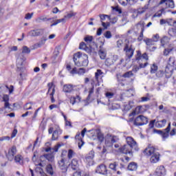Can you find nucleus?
I'll list each match as a JSON object with an SVG mask.
<instances>
[{"label": "nucleus", "mask_w": 176, "mask_h": 176, "mask_svg": "<svg viewBox=\"0 0 176 176\" xmlns=\"http://www.w3.org/2000/svg\"><path fill=\"white\" fill-rule=\"evenodd\" d=\"M73 60L76 67H87L89 65V56L80 52L74 54Z\"/></svg>", "instance_id": "obj_1"}, {"label": "nucleus", "mask_w": 176, "mask_h": 176, "mask_svg": "<svg viewBox=\"0 0 176 176\" xmlns=\"http://www.w3.org/2000/svg\"><path fill=\"white\" fill-rule=\"evenodd\" d=\"M136 60L139 61L140 68H145V67H146L148 64H149L148 63V62H146L148 60H149L148 54L146 53L141 54V52L138 51Z\"/></svg>", "instance_id": "obj_2"}, {"label": "nucleus", "mask_w": 176, "mask_h": 176, "mask_svg": "<svg viewBox=\"0 0 176 176\" xmlns=\"http://www.w3.org/2000/svg\"><path fill=\"white\" fill-rule=\"evenodd\" d=\"M119 142V138L111 133L107 134L104 138V144L107 148H112L114 144Z\"/></svg>", "instance_id": "obj_3"}, {"label": "nucleus", "mask_w": 176, "mask_h": 176, "mask_svg": "<svg viewBox=\"0 0 176 176\" xmlns=\"http://www.w3.org/2000/svg\"><path fill=\"white\" fill-rule=\"evenodd\" d=\"M31 53V50L28 48L27 46H23L22 49V54H19L17 59H16V65L18 68L22 67L23 64L25 61V57L23 54H30Z\"/></svg>", "instance_id": "obj_4"}, {"label": "nucleus", "mask_w": 176, "mask_h": 176, "mask_svg": "<svg viewBox=\"0 0 176 176\" xmlns=\"http://www.w3.org/2000/svg\"><path fill=\"white\" fill-rule=\"evenodd\" d=\"M148 118L140 115L135 119L133 124L135 126H144V124H148Z\"/></svg>", "instance_id": "obj_5"}, {"label": "nucleus", "mask_w": 176, "mask_h": 176, "mask_svg": "<svg viewBox=\"0 0 176 176\" xmlns=\"http://www.w3.org/2000/svg\"><path fill=\"white\" fill-rule=\"evenodd\" d=\"M134 50L135 48L133 47V45H126L124 47V52H125L126 57L131 58L134 56Z\"/></svg>", "instance_id": "obj_6"}, {"label": "nucleus", "mask_w": 176, "mask_h": 176, "mask_svg": "<svg viewBox=\"0 0 176 176\" xmlns=\"http://www.w3.org/2000/svg\"><path fill=\"white\" fill-rule=\"evenodd\" d=\"M118 55H110L106 58L104 64L107 67H111V65H113L118 61Z\"/></svg>", "instance_id": "obj_7"}, {"label": "nucleus", "mask_w": 176, "mask_h": 176, "mask_svg": "<svg viewBox=\"0 0 176 176\" xmlns=\"http://www.w3.org/2000/svg\"><path fill=\"white\" fill-rule=\"evenodd\" d=\"M171 129V122H169L168 126L164 129V131L157 130V133L162 135L164 140L166 138H168V135L170 134V130Z\"/></svg>", "instance_id": "obj_8"}, {"label": "nucleus", "mask_w": 176, "mask_h": 176, "mask_svg": "<svg viewBox=\"0 0 176 176\" xmlns=\"http://www.w3.org/2000/svg\"><path fill=\"white\" fill-rule=\"evenodd\" d=\"M132 151L133 148H131V146L127 144H125L119 148V152H120V153H124V155L129 154V156H133Z\"/></svg>", "instance_id": "obj_9"}, {"label": "nucleus", "mask_w": 176, "mask_h": 176, "mask_svg": "<svg viewBox=\"0 0 176 176\" xmlns=\"http://www.w3.org/2000/svg\"><path fill=\"white\" fill-rule=\"evenodd\" d=\"M157 152V149L155 148V146L149 144L147 148H146L144 151V155L146 156H152V155H154V153H156Z\"/></svg>", "instance_id": "obj_10"}, {"label": "nucleus", "mask_w": 176, "mask_h": 176, "mask_svg": "<svg viewBox=\"0 0 176 176\" xmlns=\"http://www.w3.org/2000/svg\"><path fill=\"white\" fill-rule=\"evenodd\" d=\"M17 149L16 146H13L11 148L8 150V153L6 154V157L10 162H12L14 159V155H16Z\"/></svg>", "instance_id": "obj_11"}, {"label": "nucleus", "mask_w": 176, "mask_h": 176, "mask_svg": "<svg viewBox=\"0 0 176 176\" xmlns=\"http://www.w3.org/2000/svg\"><path fill=\"white\" fill-rule=\"evenodd\" d=\"M44 29H34L28 32L29 36H41L44 32Z\"/></svg>", "instance_id": "obj_12"}, {"label": "nucleus", "mask_w": 176, "mask_h": 176, "mask_svg": "<svg viewBox=\"0 0 176 176\" xmlns=\"http://www.w3.org/2000/svg\"><path fill=\"white\" fill-rule=\"evenodd\" d=\"M68 167L73 171H78L79 170V161L77 159H73Z\"/></svg>", "instance_id": "obj_13"}, {"label": "nucleus", "mask_w": 176, "mask_h": 176, "mask_svg": "<svg viewBox=\"0 0 176 176\" xmlns=\"http://www.w3.org/2000/svg\"><path fill=\"white\" fill-rule=\"evenodd\" d=\"M163 3H165L166 8L167 9H168V8H170V9H174V8H175V5L174 4V1L173 0H161L158 3V5L159 6L163 5Z\"/></svg>", "instance_id": "obj_14"}, {"label": "nucleus", "mask_w": 176, "mask_h": 176, "mask_svg": "<svg viewBox=\"0 0 176 176\" xmlns=\"http://www.w3.org/2000/svg\"><path fill=\"white\" fill-rule=\"evenodd\" d=\"M63 134V130L60 128V126H57L56 130L54 131L52 133V141H57L58 140V137Z\"/></svg>", "instance_id": "obj_15"}, {"label": "nucleus", "mask_w": 176, "mask_h": 176, "mask_svg": "<svg viewBox=\"0 0 176 176\" xmlns=\"http://www.w3.org/2000/svg\"><path fill=\"white\" fill-rule=\"evenodd\" d=\"M96 173L98 174H102V175H107L108 174V169H107V166L103 164L99 165L96 168Z\"/></svg>", "instance_id": "obj_16"}, {"label": "nucleus", "mask_w": 176, "mask_h": 176, "mask_svg": "<svg viewBox=\"0 0 176 176\" xmlns=\"http://www.w3.org/2000/svg\"><path fill=\"white\" fill-rule=\"evenodd\" d=\"M144 42L146 43V45H147V49H149L150 52H155L156 50V47H153L151 49V46L155 45V41L152 38H144Z\"/></svg>", "instance_id": "obj_17"}, {"label": "nucleus", "mask_w": 176, "mask_h": 176, "mask_svg": "<svg viewBox=\"0 0 176 176\" xmlns=\"http://www.w3.org/2000/svg\"><path fill=\"white\" fill-rule=\"evenodd\" d=\"M126 145H129L131 148H135V151H138L137 149V142L134 140V139L132 137H127L126 138Z\"/></svg>", "instance_id": "obj_18"}, {"label": "nucleus", "mask_w": 176, "mask_h": 176, "mask_svg": "<svg viewBox=\"0 0 176 176\" xmlns=\"http://www.w3.org/2000/svg\"><path fill=\"white\" fill-rule=\"evenodd\" d=\"M93 159H94V151H91L85 157V160L89 166H93Z\"/></svg>", "instance_id": "obj_19"}, {"label": "nucleus", "mask_w": 176, "mask_h": 176, "mask_svg": "<svg viewBox=\"0 0 176 176\" xmlns=\"http://www.w3.org/2000/svg\"><path fill=\"white\" fill-rule=\"evenodd\" d=\"M98 54L101 60H105V58H107V48L100 45L99 47Z\"/></svg>", "instance_id": "obj_20"}, {"label": "nucleus", "mask_w": 176, "mask_h": 176, "mask_svg": "<svg viewBox=\"0 0 176 176\" xmlns=\"http://www.w3.org/2000/svg\"><path fill=\"white\" fill-rule=\"evenodd\" d=\"M166 168L164 166H160L156 168L155 173L157 176H164L166 175Z\"/></svg>", "instance_id": "obj_21"}, {"label": "nucleus", "mask_w": 176, "mask_h": 176, "mask_svg": "<svg viewBox=\"0 0 176 176\" xmlns=\"http://www.w3.org/2000/svg\"><path fill=\"white\" fill-rule=\"evenodd\" d=\"M48 86V91L47 94H50V96H54L56 93V86L53 82H50L47 85Z\"/></svg>", "instance_id": "obj_22"}, {"label": "nucleus", "mask_w": 176, "mask_h": 176, "mask_svg": "<svg viewBox=\"0 0 176 176\" xmlns=\"http://www.w3.org/2000/svg\"><path fill=\"white\" fill-rule=\"evenodd\" d=\"M134 76V74H133V72L129 71L124 74L122 76H118L117 80L118 82H123V79H120L121 78H131Z\"/></svg>", "instance_id": "obj_23"}, {"label": "nucleus", "mask_w": 176, "mask_h": 176, "mask_svg": "<svg viewBox=\"0 0 176 176\" xmlns=\"http://www.w3.org/2000/svg\"><path fill=\"white\" fill-rule=\"evenodd\" d=\"M58 167L62 170L63 173H67V165H65V160L62 158L58 162Z\"/></svg>", "instance_id": "obj_24"}, {"label": "nucleus", "mask_w": 176, "mask_h": 176, "mask_svg": "<svg viewBox=\"0 0 176 176\" xmlns=\"http://www.w3.org/2000/svg\"><path fill=\"white\" fill-rule=\"evenodd\" d=\"M75 140H76V141H78V148L79 149H81L83 145H85V142H83L82 137H80V133L78 132L76 133Z\"/></svg>", "instance_id": "obj_25"}, {"label": "nucleus", "mask_w": 176, "mask_h": 176, "mask_svg": "<svg viewBox=\"0 0 176 176\" xmlns=\"http://www.w3.org/2000/svg\"><path fill=\"white\" fill-rule=\"evenodd\" d=\"M160 160V154L159 152H156L154 154H153L150 158V162L151 163H157L159 160Z\"/></svg>", "instance_id": "obj_26"}, {"label": "nucleus", "mask_w": 176, "mask_h": 176, "mask_svg": "<svg viewBox=\"0 0 176 176\" xmlns=\"http://www.w3.org/2000/svg\"><path fill=\"white\" fill-rule=\"evenodd\" d=\"M9 95L4 94L3 96V101L4 102V108H8V109H10V103H9Z\"/></svg>", "instance_id": "obj_27"}, {"label": "nucleus", "mask_w": 176, "mask_h": 176, "mask_svg": "<svg viewBox=\"0 0 176 176\" xmlns=\"http://www.w3.org/2000/svg\"><path fill=\"white\" fill-rule=\"evenodd\" d=\"M74 86L71 84L65 85L63 86V91L65 93L71 94L72 91H74Z\"/></svg>", "instance_id": "obj_28"}, {"label": "nucleus", "mask_w": 176, "mask_h": 176, "mask_svg": "<svg viewBox=\"0 0 176 176\" xmlns=\"http://www.w3.org/2000/svg\"><path fill=\"white\" fill-rule=\"evenodd\" d=\"M79 49L85 50V52H87V53H91V50L89 47H87V45H86L85 42H82L80 43Z\"/></svg>", "instance_id": "obj_29"}, {"label": "nucleus", "mask_w": 176, "mask_h": 176, "mask_svg": "<svg viewBox=\"0 0 176 176\" xmlns=\"http://www.w3.org/2000/svg\"><path fill=\"white\" fill-rule=\"evenodd\" d=\"M61 148V144L56 145L53 148L49 147L45 149V152H51V153H54V152H58V149Z\"/></svg>", "instance_id": "obj_30"}, {"label": "nucleus", "mask_w": 176, "mask_h": 176, "mask_svg": "<svg viewBox=\"0 0 176 176\" xmlns=\"http://www.w3.org/2000/svg\"><path fill=\"white\" fill-rule=\"evenodd\" d=\"M137 168H138V165L135 162H132L128 165V170H129V171H135Z\"/></svg>", "instance_id": "obj_31"}, {"label": "nucleus", "mask_w": 176, "mask_h": 176, "mask_svg": "<svg viewBox=\"0 0 176 176\" xmlns=\"http://www.w3.org/2000/svg\"><path fill=\"white\" fill-rule=\"evenodd\" d=\"M167 123V120L166 119H164L160 121H157L155 122L156 127H158V129H162V127H164L166 126V124Z\"/></svg>", "instance_id": "obj_32"}, {"label": "nucleus", "mask_w": 176, "mask_h": 176, "mask_svg": "<svg viewBox=\"0 0 176 176\" xmlns=\"http://www.w3.org/2000/svg\"><path fill=\"white\" fill-rule=\"evenodd\" d=\"M173 67L170 65H166L165 68V74H168V78H170L173 75Z\"/></svg>", "instance_id": "obj_33"}, {"label": "nucleus", "mask_w": 176, "mask_h": 176, "mask_svg": "<svg viewBox=\"0 0 176 176\" xmlns=\"http://www.w3.org/2000/svg\"><path fill=\"white\" fill-rule=\"evenodd\" d=\"M166 8H162L161 10H158L157 13L154 14V17H162V14H166Z\"/></svg>", "instance_id": "obj_34"}, {"label": "nucleus", "mask_w": 176, "mask_h": 176, "mask_svg": "<svg viewBox=\"0 0 176 176\" xmlns=\"http://www.w3.org/2000/svg\"><path fill=\"white\" fill-rule=\"evenodd\" d=\"M118 162H114L109 164V168H110V170H112L113 171H118Z\"/></svg>", "instance_id": "obj_35"}, {"label": "nucleus", "mask_w": 176, "mask_h": 176, "mask_svg": "<svg viewBox=\"0 0 176 176\" xmlns=\"http://www.w3.org/2000/svg\"><path fill=\"white\" fill-rule=\"evenodd\" d=\"M170 41V38L167 36H164L162 39H161V46H162V47H164V46H166V45H167L168 43V42Z\"/></svg>", "instance_id": "obj_36"}, {"label": "nucleus", "mask_w": 176, "mask_h": 176, "mask_svg": "<svg viewBox=\"0 0 176 176\" xmlns=\"http://www.w3.org/2000/svg\"><path fill=\"white\" fill-rule=\"evenodd\" d=\"M104 75V72H102V71L101 69H97L96 72L95 73V78L96 80L98 82V79L100 78V76Z\"/></svg>", "instance_id": "obj_37"}, {"label": "nucleus", "mask_w": 176, "mask_h": 176, "mask_svg": "<svg viewBox=\"0 0 176 176\" xmlns=\"http://www.w3.org/2000/svg\"><path fill=\"white\" fill-rule=\"evenodd\" d=\"M46 171L47 174H50V175H53L54 174V172L53 171V166H52V164L47 165Z\"/></svg>", "instance_id": "obj_38"}, {"label": "nucleus", "mask_w": 176, "mask_h": 176, "mask_svg": "<svg viewBox=\"0 0 176 176\" xmlns=\"http://www.w3.org/2000/svg\"><path fill=\"white\" fill-rule=\"evenodd\" d=\"M44 157L48 160V162H53V160L54 159V155H53V153H49V154H45Z\"/></svg>", "instance_id": "obj_39"}, {"label": "nucleus", "mask_w": 176, "mask_h": 176, "mask_svg": "<svg viewBox=\"0 0 176 176\" xmlns=\"http://www.w3.org/2000/svg\"><path fill=\"white\" fill-rule=\"evenodd\" d=\"M144 112V110H142V106H138L135 111L133 112L134 115H138V113H142Z\"/></svg>", "instance_id": "obj_40"}, {"label": "nucleus", "mask_w": 176, "mask_h": 176, "mask_svg": "<svg viewBox=\"0 0 176 176\" xmlns=\"http://www.w3.org/2000/svg\"><path fill=\"white\" fill-rule=\"evenodd\" d=\"M96 134L98 141H100V142H102L104 141V134L100 131H97Z\"/></svg>", "instance_id": "obj_41"}, {"label": "nucleus", "mask_w": 176, "mask_h": 176, "mask_svg": "<svg viewBox=\"0 0 176 176\" xmlns=\"http://www.w3.org/2000/svg\"><path fill=\"white\" fill-rule=\"evenodd\" d=\"M50 20H52V18L47 19L45 16H40L36 19V21L37 23H42V21H50Z\"/></svg>", "instance_id": "obj_42"}, {"label": "nucleus", "mask_w": 176, "mask_h": 176, "mask_svg": "<svg viewBox=\"0 0 176 176\" xmlns=\"http://www.w3.org/2000/svg\"><path fill=\"white\" fill-rule=\"evenodd\" d=\"M35 172L37 173V174H39L41 176L45 175V172H43V169L40 166H36V167Z\"/></svg>", "instance_id": "obj_43"}, {"label": "nucleus", "mask_w": 176, "mask_h": 176, "mask_svg": "<svg viewBox=\"0 0 176 176\" xmlns=\"http://www.w3.org/2000/svg\"><path fill=\"white\" fill-rule=\"evenodd\" d=\"M168 65H169L170 67H172L173 68V67L175 65V58L170 57L168 59Z\"/></svg>", "instance_id": "obj_44"}, {"label": "nucleus", "mask_w": 176, "mask_h": 176, "mask_svg": "<svg viewBox=\"0 0 176 176\" xmlns=\"http://www.w3.org/2000/svg\"><path fill=\"white\" fill-rule=\"evenodd\" d=\"M34 104V103H32V102H28L26 103L24 106H23V109L25 111H28L30 109H32V105Z\"/></svg>", "instance_id": "obj_45"}, {"label": "nucleus", "mask_w": 176, "mask_h": 176, "mask_svg": "<svg viewBox=\"0 0 176 176\" xmlns=\"http://www.w3.org/2000/svg\"><path fill=\"white\" fill-rule=\"evenodd\" d=\"M146 9H148L147 6H144L143 8L138 9V14H143V13H145V12H146Z\"/></svg>", "instance_id": "obj_46"}, {"label": "nucleus", "mask_w": 176, "mask_h": 176, "mask_svg": "<svg viewBox=\"0 0 176 176\" xmlns=\"http://www.w3.org/2000/svg\"><path fill=\"white\" fill-rule=\"evenodd\" d=\"M168 34L170 36H175L176 37V28H172L168 30Z\"/></svg>", "instance_id": "obj_47"}, {"label": "nucleus", "mask_w": 176, "mask_h": 176, "mask_svg": "<svg viewBox=\"0 0 176 176\" xmlns=\"http://www.w3.org/2000/svg\"><path fill=\"white\" fill-rule=\"evenodd\" d=\"M14 160L16 163H19L20 164H21V163H23V157H21V155H16L14 157Z\"/></svg>", "instance_id": "obj_48"}, {"label": "nucleus", "mask_w": 176, "mask_h": 176, "mask_svg": "<svg viewBox=\"0 0 176 176\" xmlns=\"http://www.w3.org/2000/svg\"><path fill=\"white\" fill-rule=\"evenodd\" d=\"M74 16H76V13L71 11L69 13L65 16V19H71L74 17Z\"/></svg>", "instance_id": "obj_49"}, {"label": "nucleus", "mask_w": 176, "mask_h": 176, "mask_svg": "<svg viewBox=\"0 0 176 176\" xmlns=\"http://www.w3.org/2000/svg\"><path fill=\"white\" fill-rule=\"evenodd\" d=\"M133 105H134V102L129 101V104L126 105L125 109H126V111H130V109L133 108Z\"/></svg>", "instance_id": "obj_50"}, {"label": "nucleus", "mask_w": 176, "mask_h": 176, "mask_svg": "<svg viewBox=\"0 0 176 176\" xmlns=\"http://www.w3.org/2000/svg\"><path fill=\"white\" fill-rule=\"evenodd\" d=\"M156 71H157V65H156L155 64H153L151 66V74H155Z\"/></svg>", "instance_id": "obj_51"}, {"label": "nucleus", "mask_w": 176, "mask_h": 176, "mask_svg": "<svg viewBox=\"0 0 176 176\" xmlns=\"http://www.w3.org/2000/svg\"><path fill=\"white\" fill-rule=\"evenodd\" d=\"M75 156V152L72 151V149H69L68 151L67 157L68 159H72Z\"/></svg>", "instance_id": "obj_52"}, {"label": "nucleus", "mask_w": 176, "mask_h": 176, "mask_svg": "<svg viewBox=\"0 0 176 176\" xmlns=\"http://www.w3.org/2000/svg\"><path fill=\"white\" fill-rule=\"evenodd\" d=\"M1 87H6V89L9 90V94H12V93L14 91V87H13V85H10V87L8 85L3 86Z\"/></svg>", "instance_id": "obj_53"}, {"label": "nucleus", "mask_w": 176, "mask_h": 176, "mask_svg": "<svg viewBox=\"0 0 176 176\" xmlns=\"http://www.w3.org/2000/svg\"><path fill=\"white\" fill-rule=\"evenodd\" d=\"M84 41L87 43H91L93 42V36H87L84 38Z\"/></svg>", "instance_id": "obj_54"}, {"label": "nucleus", "mask_w": 176, "mask_h": 176, "mask_svg": "<svg viewBox=\"0 0 176 176\" xmlns=\"http://www.w3.org/2000/svg\"><path fill=\"white\" fill-rule=\"evenodd\" d=\"M142 39H144V28H142V31L140 32V36L138 38V42H141V41H142Z\"/></svg>", "instance_id": "obj_55"}, {"label": "nucleus", "mask_w": 176, "mask_h": 176, "mask_svg": "<svg viewBox=\"0 0 176 176\" xmlns=\"http://www.w3.org/2000/svg\"><path fill=\"white\" fill-rule=\"evenodd\" d=\"M104 35V38H107V39H111V38H112V34L110 31H107Z\"/></svg>", "instance_id": "obj_56"}, {"label": "nucleus", "mask_w": 176, "mask_h": 176, "mask_svg": "<svg viewBox=\"0 0 176 176\" xmlns=\"http://www.w3.org/2000/svg\"><path fill=\"white\" fill-rule=\"evenodd\" d=\"M109 20H110L111 24H116L118 23V16H114L113 18H109Z\"/></svg>", "instance_id": "obj_57"}, {"label": "nucleus", "mask_w": 176, "mask_h": 176, "mask_svg": "<svg viewBox=\"0 0 176 176\" xmlns=\"http://www.w3.org/2000/svg\"><path fill=\"white\" fill-rule=\"evenodd\" d=\"M164 75V72L162 71V70H160L158 71L157 73H156V76L157 78H163Z\"/></svg>", "instance_id": "obj_58"}, {"label": "nucleus", "mask_w": 176, "mask_h": 176, "mask_svg": "<svg viewBox=\"0 0 176 176\" xmlns=\"http://www.w3.org/2000/svg\"><path fill=\"white\" fill-rule=\"evenodd\" d=\"M117 47H118V49L123 48V41L122 40H118L117 41Z\"/></svg>", "instance_id": "obj_59"}, {"label": "nucleus", "mask_w": 176, "mask_h": 176, "mask_svg": "<svg viewBox=\"0 0 176 176\" xmlns=\"http://www.w3.org/2000/svg\"><path fill=\"white\" fill-rule=\"evenodd\" d=\"M149 100L148 97H142L141 100H138V102H146L149 101Z\"/></svg>", "instance_id": "obj_60"}, {"label": "nucleus", "mask_w": 176, "mask_h": 176, "mask_svg": "<svg viewBox=\"0 0 176 176\" xmlns=\"http://www.w3.org/2000/svg\"><path fill=\"white\" fill-rule=\"evenodd\" d=\"M99 17L100 18V21L101 23H102V21H104V20H105L106 17H108V19H109V15H107V14H100Z\"/></svg>", "instance_id": "obj_61"}, {"label": "nucleus", "mask_w": 176, "mask_h": 176, "mask_svg": "<svg viewBox=\"0 0 176 176\" xmlns=\"http://www.w3.org/2000/svg\"><path fill=\"white\" fill-rule=\"evenodd\" d=\"M119 3L122 5V6H126L127 5L129 0H118Z\"/></svg>", "instance_id": "obj_62"}, {"label": "nucleus", "mask_w": 176, "mask_h": 176, "mask_svg": "<svg viewBox=\"0 0 176 176\" xmlns=\"http://www.w3.org/2000/svg\"><path fill=\"white\" fill-rule=\"evenodd\" d=\"M120 108V104L118 103H113L111 106L112 109H119Z\"/></svg>", "instance_id": "obj_63"}, {"label": "nucleus", "mask_w": 176, "mask_h": 176, "mask_svg": "<svg viewBox=\"0 0 176 176\" xmlns=\"http://www.w3.org/2000/svg\"><path fill=\"white\" fill-rule=\"evenodd\" d=\"M105 96H106V97H107V98H112L113 97V93H112V92H107L106 94H105Z\"/></svg>", "instance_id": "obj_64"}]
</instances>
